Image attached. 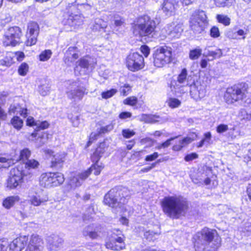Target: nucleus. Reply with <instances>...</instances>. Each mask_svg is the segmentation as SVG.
<instances>
[{"label":"nucleus","mask_w":251,"mask_h":251,"mask_svg":"<svg viewBox=\"0 0 251 251\" xmlns=\"http://www.w3.org/2000/svg\"><path fill=\"white\" fill-rule=\"evenodd\" d=\"M221 238L215 229L204 227L193 237L196 251H217L221 245Z\"/></svg>","instance_id":"nucleus-1"},{"label":"nucleus","mask_w":251,"mask_h":251,"mask_svg":"<svg viewBox=\"0 0 251 251\" xmlns=\"http://www.w3.org/2000/svg\"><path fill=\"white\" fill-rule=\"evenodd\" d=\"M163 212L168 217L172 219H178L188 207L187 201L180 196L165 197L161 202Z\"/></svg>","instance_id":"nucleus-2"},{"label":"nucleus","mask_w":251,"mask_h":251,"mask_svg":"<svg viewBox=\"0 0 251 251\" xmlns=\"http://www.w3.org/2000/svg\"><path fill=\"white\" fill-rule=\"evenodd\" d=\"M94 163L87 170L82 172L74 173L69 178V182L63 188L64 193H68L75 190L80 186L83 181L93 172L95 175L100 174L104 166L102 163L98 161L93 162Z\"/></svg>","instance_id":"nucleus-3"},{"label":"nucleus","mask_w":251,"mask_h":251,"mask_svg":"<svg viewBox=\"0 0 251 251\" xmlns=\"http://www.w3.org/2000/svg\"><path fill=\"white\" fill-rule=\"evenodd\" d=\"M155 27L154 21L147 15L139 17L134 21L132 26L134 35L141 37L151 35L154 31Z\"/></svg>","instance_id":"nucleus-4"},{"label":"nucleus","mask_w":251,"mask_h":251,"mask_svg":"<svg viewBox=\"0 0 251 251\" xmlns=\"http://www.w3.org/2000/svg\"><path fill=\"white\" fill-rule=\"evenodd\" d=\"M128 195L129 192L126 188H114L105 195L103 202L111 207H121L127 202Z\"/></svg>","instance_id":"nucleus-5"},{"label":"nucleus","mask_w":251,"mask_h":251,"mask_svg":"<svg viewBox=\"0 0 251 251\" xmlns=\"http://www.w3.org/2000/svg\"><path fill=\"white\" fill-rule=\"evenodd\" d=\"M188 78L187 71L184 68L178 75L177 79H172L168 84L170 92L177 97L181 96L187 91Z\"/></svg>","instance_id":"nucleus-6"},{"label":"nucleus","mask_w":251,"mask_h":251,"mask_svg":"<svg viewBox=\"0 0 251 251\" xmlns=\"http://www.w3.org/2000/svg\"><path fill=\"white\" fill-rule=\"evenodd\" d=\"M153 64L157 68H162L172 61V50L167 46L157 48L152 53Z\"/></svg>","instance_id":"nucleus-7"},{"label":"nucleus","mask_w":251,"mask_h":251,"mask_svg":"<svg viewBox=\"0 0 251 251\" xmlns=\"http://www.w3.org/2000/svg\"><path fill=\"white\" fill-rule=\"evenodd\" d=\"M65 181L64 175L60 172H47L41 174L39 183L46 188H55L62 185Z\"/></svg>","instance_id":"nucleus-8"},{"label":"nucleus","mask_w":251,"mask_h":251,"mask_svg":"<svg viewBox=\"0 0 251 251\" xmlns=\"http://www.w3.org/2000/svg\"><path fill=\"white\" fill-rule=\"evenodd\" d=\"M207 23V17L203 11H197L191 16L190 26L196 34L201 33L204 30Z\"/></svg>","instance_id":"nucleus-9"},{"label":"nucleus","mask_w":251,"mask_h":251,"mask_svg":"<svg viewBox=\"0 0 251 251\" xmlns=\"http://www.w3.org/2000/svg\"><path fill=\"white\" fill-rule=\"evenodd\" d=\"M67 84L69 85L66 92L68 98L75 101L80 100L85 94L86 89L79 86L77 81H69Z\"/></svg>","instance_id":"nucleus-10"},{"label":"nucleus","mask_w":251,"mask_h":251,"mask_svg":"<svg viewBox=\"0 0 251 251\" xmlns=\"http://www.w3.org/2000/svg\"><path fill=\"white\" fill-rule=\"evenodd\" d=\"M22 32L18 26L9 27L5 32L3 43L5 46H15L20 42Z\"/></svg>","instance_id":"nucleus-11"},{"label":"nucleus","mask_w":251,"mask_h":251,"mask_svg":"<svg viewBox=\"0 0 251 251\" xmlns=\"http://www.w3.org/2000/svg\"><path fill=\"white\" fill-rule=\"evenodd\" d=\"M126 65L132 72L141 70L145 66L144 57L138 52L130 53L126 58Z\"/></svg>","instance_id":"nucleus-12"},{"label":"nucleus","mask_w":251,"mask_h":251,"mask_svg":"<svg viewBox=\"0 0 251 251\" xmlns=\"http://www.w3.org/2000/svg\"><path fill=\"white\" fill-rule=\"evenodd\" d=\"M22 168V166H19L11 170L7 181V186L10 188L13 189L18 186L22 182L23 176L26 175Z\"/></svg>","instance_id":"nucleus-13"},{"label":"nucleus","mask_w":251,"mask_h":251,"mask_svg":"<svg viewBox=\"0 0 251 251\" xmlns=\"http://www.w3.org/2000/svg\"><path fill=\"white\" fill-rule=\"evenodd\" d=\"M30 155V151L29 149L25 148L21 151L19 156L16 158H10L0 156V169L8 168L18 160H22L23 161L27 160Z\"/></svg>","instance_id":"nucleus-14"},{"label":"nucleus","mask_w":251,"mask_h":251,"mask_svg":"<svg viewBox=\"0 0 251 251\" xmlns=\"http://www.w3.org/2000/svg\"><path fill=\"white\" fill-rule=\"evenodd\" d=\"M183 31L182 23L175 22L167 25L162 30V33L165 36L175 39L180 37Z\"/></svg>","instance_id":"nucleus-15"},{"label":"nucleus","mask_w":251,"mask_h":251,"mask_svg":"<svg viewBox=\"0 0 251 251\" xmlns=\"http://www.w3.org/2000/svg\"><path fill=\"white\" fill-rule=\"evenodd\" d=\"M244 93L237 86H233L227 89L225 94V100L228 104H232L243 99Z\"/></svg>","instance_id":"nucleus-16"},{"label":"nucleus","mask_w":251,"mask_h":251,"mask_svg":"<svg viewBox=\"0 0 251 251\" xmlns=\"http://www.w3.org/2000/svg\"><path fill=\"white\" fill-rule=\"evenodd\" d=\"M206 86L200 80H197L190 85V93L191 97L198 100L204 98L206 94Z\"/></svg>","instance_id":"nucleus-17"},{"label":"nucleus","mask_w":251,"mask_h":251,"mask_svg":"<svg viewBox=\"0 0 251 251\" xmlns=\"http://www.w3.org/2000/svg\"><path fill=\"white\" fill-rule=\"evenodd\" d=\"M39 31V27L36 22H31L28 24L26 33V40L25 42L27 46H31L36 43Z\"/></svg>","instance_id":"nucleus-18"},{"label":"nucleus","mask_w":251,"mask_h":251,"mask_svg":"<svg viewBox=\"0 0 251 251\" xmlns=\"http://www.w3.org/2000/svg\"><path fill=\"white\" fill-rule=\"evenodd\" d=\"M28 197L29 203L34 206L44 204L49 200L47 195L41 190L30 192Z\"/></svg>","instance_id":"nucleus-19"},{"label":"nucleus","mask_w":251,"mask_h":251,"mask_svg":"<svg viewBox=\"0 0 251 251\" xmlns=\"http://www.w3.org/2000/svg\"><path fill=\"white\" fill-rule=\"evenodd\" d=\"M92 67L87 59L81 58L76 62L75 74L76 75H86L92 70Z\"/></svg>","instance_id":"nucleus-20"},{"label":"nucleus","mask_w":251,"mask_h":251,"mask_svg":"<svg viewBox=\"0 0 251 251\" xmlns=\"http://www.w3.org/2000/svg\"><path fill=\"white\" fill-rule=\"evenodd\" d=\"M43 245L42 239L38 235L33 234L30 238L25 251H42Z\"/></svg>","instance_id":"nucleus-21"},{"label":"nucleus","mask_w":251,"mask_h":251,"mask_svg":"<svg viewBox=\"0 0 251 251\" xmlns=\"http://www.w3.org/2000/svg\"><path fill=\"white\" fill-rule=\"evenodd\" d=\"M46 153L50 157V161L52 167H61L65 161L66 153L65 152H60L54 154L51 150H47Z\"/></svg>","instance_id":"nucleus-22"},{"label":"nucleus","mask_w":251,"mask_h":251,"mask_svg":"<svg viewBox=\"0 0 251 251\" xmlns=\"http://www.w3.org/2000/svg\"><path fill=\"white\" fill-rule=\"evenodd\" d=\"M28 237L26 236H20L14 239L9 245V251H22L27 245Z\"/></svg>","instance_id":"nucleus-23"},{"label":"nucleus","mask_w":251,"mask_h":251,"mask_svg":"<svg viewBox=\"0 0 251 251\" xmlns=\"http://www.w3.org/2000/svg\"><path fill=\"white\" fill-rule=\"evenodd\" d=\"M46 241L48 248L50 251L58 250L62 247L63 242L62 238L55 234L49 236L47 238Z\"/></svg>","instance_id":"nucleus-24"},{"label":"nucleus","mask_w":251,"mask_h":251,"mask_svg":"<svg viewBox=\"0 0 251 251\" xmlns=\"http://www.w3.org/2000/svg\"><path fill=\"white\" fill-rule=\"evenodd\" d=\"M79 57V51L75 47H71L68 48L65 53L64 61L68 66H71L72 64Z\"/></svg>","instance_id":"nucleus-25"},{"label":"nucleus","mask_w":251,"mask_h":251,"mask_svg":"<svg viewBox=\"0 0 251 251\" xmlns=\"http://www.w3.org/2000/svg\"><path fill=\"white\" fill-rule=\"evenodd\" d=\"M84 19L83 16L79 13H71L69 16L66 24L75 28L83 24Z\"/></svg>","instance_id":"nucleus-26"},{"label":"nucleus","mask_w":251,"mask_h":251,"mask_svg":"<svg viewBox=\"0 0 251 251\" xmlns=\"http://www.w3.org/2000/svg\"><path fill=\"white\" fill-rule=\"evenodd\" d=\"M176 5V0H164L161 5L162 10L166 15H171L175 11Z\"/></svg>","instance_id":"nucleus-27"},{"label":"nucleus","mask_w":251,"mask_h":251,"mask_svg":"<svg viewBox=\"0 0 251 251\" xmlns=\"http://www.w3.org/2000/svg\"><path fill=\"white\" fill-rule=\"evenodd\" d=\"M105 246L107 249L116 251L122 250L125 248L124 240L121 237H119L110 242H106Z\"/></svg>","instance_id":"nucleus-28"},{"label":"nucleus","mask_w":251,"mask_h":251,"mask_svg":"<svg viewBox=\"0 0 251 251\" xmlns=\"http://www.w3.org/2000/svg\"><path fill=\"white\" fill-rule=\"evenodd\" d=\"M195 138L196 134L193 133L191 134V136H188L179 140L177 143L173 146V150L175 151H180L183 147L191 143Z\"/></svg>","instance_id":"nucleus-29"},{"label":"nucleus","mask_w":251,"mask_h":251,"mask_svg":"<svg viewBox=\"0 0 251 251\" xmlns=\"http://www.w3.org/2000/svg\"><path fill=\"white\" fill-rule=\"evenodd\" d=\"M108 146L105 142L101 143L91 156L92 162L98 161L107 149Z\"/></svg>","instance_id":"nucleus-30"},{"label":"nucleus","mask_w":251,"mask_h":251,"mask_svg":"<svg viewBox=\"0 0 251 251\" xmlns=\"http://www.w3.org/2000/svg\"><path fill=\"white\" fill-rule=\"evenodd\" d=\"M9 113L10 115L20 114L24 118L27 116V109L26 108L22 107L19 104H12L9 109Z\"/></svg>","instance_id":"nucleus-31"},{"label":"nucleus","mask_w":251,"mask_h":251,"mask_svg":"<svg viewBox=\"0 0 251 251\" xmlns=\"http://www.w3.org/2000/svg\"><path fill=\"white\" fill-rule=\"evenodd\" d=\"M20 198L19 196L14 195L9 196L4 199L2 202V206L6 209H9L14 204L19 201Z\"/></svg>","instance_id":"nucleus-32"},{"label":"nucleus","mask_w":251,"mask_h":251,"mask_svg":"<svg viewBox=\"0 0 251 251\" xmlns=\"http://www.w3.org/2000/svg\"><path fill=\"white\" fill-rule=\"evenodd\" d=\"M15 54L13 52H7L4 58L0 60V65L4 66L9 67L15 62Z\"/></svg>","instance_id":"nucleus-33"},{"label":"nucleus","mask_w":251,"mask_h":251,"mask_svg":"<svg viewBox=\"0 0 251 251\" xmlns=\"http://www.w3.org/2000/svg\"><path fill=\"white\" fill-rule=\"evenodd\" d=\"M85 236H89L91 239H96L98 236V230L94 227V225L86 226L83 231Z\"/></svg>","instance_id":"nucleus-34"},{"label":"nucleus","mask_w":251,"mask_h":251,"mask_svg":"<svg viewBox=\"0 0 251 251\" xmlns=\"http://www.w3.org/2000/svg\"><path fill=\"white\" fill-rule=\"evenodd\" d=\"M107 26V22L100 18H96L92 23L91 28L93 31H98Z\"/></svg>","instance_id":"nucleus-35"},{"label":"nucleus","mask_w":251,"mask_h":251,"mask_svg":"<svg viewBox=\"0 0 251 251\" xmlns=\"http://www.w3.org/2000/svg\"><path fill=\"white\" fill-rule=\"evenodd\" d=\"M160 117L156 115L142 114L140 120L147 123H154L160 122Z\"/></svg>","instance_id":"nucleus-36"},{"label":"nucleus","mask_w":251,"mask_h":251,"mask_svg":"<svg viewBox=\"0 0 251 251\" xmlns=\"http://www.w3.org/2000/svg\"><path fill=\"white\" fill-rule=\"evenodd\" d=\"M166 103L170 108H176L181 105V101L177 98L170 97L168 98L166 100Z\"/></svg>","instance_id":"nucleus-37"},{"label":"nucleus","mask_w":251,"mask_h":251,"mask_svg":"<svg viewBox=\"0 0 251 251\" xmlns=\"http://www.w3.org/2000/svg\"><path fill=\"white\" fill-rule=\"evenodd\" d=\"M222 55V50L220 49H217L214 51L209 50L205 49L203 55L206 57H212V58H216L221 57Z\"/></svg>","instance_id":"nucleus-38"},{"label":"nucleus","mask_w":251,"mask_h":251,"mask_svg":"<svg viewBox=\"0 0 251 251\" xmlns=\"http://www.w3.org/2000/svg\"><path fill=\"white\" fill-rule=\"evenodd\" d=\"M211 143V134L210 132H207L204 134V137L199 142L198 147L200 148L202 147L203 145L208 146L210 145Z\"/></svg>","instance_id":"nucleus-39"},{"label":"nucleus","mask_w":251,"mask_h":251,"mask_svg":"<svg viewBox=\"0 0 251 251\" xmlns=\"http://www.w3.org/2000/svg\"><path fill=\"white\" fill-rule=\"evenodd\" d=\"M11 124L15 128L20 130L23 126V121L19 117L15 116L11 119Z\"/></svg>","instance_id":"nucleus-40"},{"label":"nucleus","mask_w":251,"mask_h":251,"mask_svg":"<svg viewBox=\"0 0 251 251\" xmlns=\"http://www.w3.org/2000/svg\"><path fill=\"white\" fill-rule=\"evenodd\" d=\"M217 21L225 26H228L230 24V19L227 15L218 14L216 16Z\"/></svg>","instance_id":"nucleus-41"},{"label":"nucleus","mask_w":251,"mask_h":251,"mask_svg":"<svg viewBox=\"0 0 251 251\" xmlns=\"http://www.w3.org/2000/svg\"><path fill=\"white\" fill-rule=\"evenodd\" d=\"M52 52L50 50H45L42 51L39 55L40 61L44 62L48 61L51 56Z\"/></svg>","instance_id":"nucleus-42"},{"label":"nucleus","mask_w":251,"mask_h":251,"mask_svg":"<svg viewBox=\"0 0 251 251\" xmlns=\"http://www.w3.org/2000/svg\"><path fill=\"white\" fill-rule=\"evenodd\" d=\"M109 16L111 18H114V24L116 27H121L122 26H124L125 20L123 18L118 16L116 14H110L109 15Z\"/></svg>","instance_id":"nucleus-43"},{"label":"nucleus","mask_w":251,"mask_h":251,"mask_svg":"<svg viewBox=\"0 0 251 251\" xmlns=\"http://www.w3.org/2000/svg\"><path fill=\"white\" fill-rule=\"evenodd\" d=\"M29 70L28 65L25 63H22L19 67L18 72L19 75L25 76L27 74Z\"/></svg>","instance_id":"nucleus-44"},{"label":"nucleus","mask_w":251,"mask_h":251,"mask_svg":"<svg viewBox=\"0 0 251 251\" xmlns=\"http://www.w3.org/2000/svg\"><path fill=\"white\" fill-rule=\"evenodd\" d=\"M201 50L199 48L191 50L189 52V58L192 60L197 59L201 56Z\"/></svg>","instance_id":"nucleus-45"},{"label":"nucleus","mask_w":251,"mask_h":251,"mask_svg":"<svg viewBox=\"0 0 251 251\" xmlns=\"http://www.w3.org/2000/svg\"><path fill=\"white\" fill-rule=\"evenodd\" d=\"M39 165V162L35 159L28 160L25 164L26 169L30 170L31 169L37 168Z\"/></svg>","instance_id":"nucleus-46"},{"label":"nucleus","mask_w":251,"mask_h":251,"mask_svg":"<svg viewBox=\"0 0 251 251\" xmlns=\"http://www.w3.org/2000/svg\"><path fill=\"white\" fill-rule=\"evenodd\" d=\"M159 234L152 231H147L145 232L144 236L149 241H153L158 236Z\"/></svg>","instance_id":"nucleus-47"},{"label":"nucleus","mask_w":251,"mask_h":251,"mask_svg":"<svg viewBox=\"0 0 251 251\" xmlns=\"http://www.w3.org/2000/svg\"><path fill=\"white\" fill-rule=\"evenodd\" d=\"M113 128V126L112 124H109L105 126H102L100 127L97 128V130L99 134H102L106 133Z\"/></svg>","instance_id":"nucleus-48"},{"label":"nucleus","mask_w":251,"mask_h":251,"mask_svg":"<svg viewBox=\"0 0 251 251\" xmlns=\"http://www.w3.org/2000/svg\"><path fill=\"white\" fill-rule=\"evenodd\" d=\"M234 0H216L215 4L218 7L230 6L232 5Z\"/></svg>","instance_id":"nucleus-49"},{"label":"nucleus","mask_w":251,"mask_h":251,"mask_svg":"<svg viewBox=\"0 0 251 251\" xmlns=\"http://www.w3.org/2000/svg\"><path fill=\"white\" fill-rule=\"evenodd\" d=\"M117 92L115 89H111L105 92H103L101 93V97L103 99H107L114 96Z\"/></svg>","instance_id":"nucleus-50"},{"label":"nucleus","mask_w":251,"mask_h":251,"mask_svg":"<svg viewBox=\"0 0 251 251\" xmlns=\"http://www.w3.org/2000/svg\"><path fill=\"white\" fill-rule=\"evenodd\" d=\"M137 102V99L135 97H129L126 99L124 100L125 104L129 105L130 106H134Z\"/></svg>","instance_id":"nucleus-51"},{"label":"nucleus","mask_w":251,"mask_h":251,"mask_svg":"<svg viewBox=\"0 0 251 251\" xmlns=\"http://www.w3.org/2000/svg\"><path fill=\"white\" fill-rule=\"evenodd\" d=\"M177 137H172L167 140H166L165 142L162 144H158L155 148L157 150H160L162 148H166L168 147L171 145V142L172 141L174 140L175 139H176Z\"/></svg>","instance_id":"nucleus-52"},{"label":"nucleus","mask_w":251,"mask_h":251,"mask_svg":"<svg viewBox=\"0 0 251 251\" xmlns=\"http://www.w3.org/2000/svg\"><path fill=\"white\" fill-rule=\"evenodd\" d=\"M228 130V126L226 124H221L216 127V131L219 134H223Z\"/></svg>","instance_id":"nucleus-53"},{"label":"nucleus","mask_w":251,"mask_h":251,"mask_svg":"<svg viewBox=\"0 0 251 251\" xmlns=\"http://www.w3.org/2000/svg\"><path fill=\"white\" fill-rule=\"evenodd\" d=\"M47 141L46 135L45 134H42V135H39L38 138L36 139V145L38 147H40L44 144Z\"/></svg>","instance_id":"nucleus-54"},{"label":"nucleus","mask_w":251,"mask_h":251,"mask_svg":"<svg viewBox=\"0 0 251 251\" xmlns=\"http://www.w3.org/2000/svg\"><path fill=\"white\" fill-rule=\"evenodd\" d=\"M135 132L130 129H125L122 130V135L126 138H129L134 135Z\"/></svg>","instance_id":"nucleus-55"},{"label":"nucleus","mask_w":251,"mask_h":251,"mask_svg":"<svg viewBox=\"0 0 251 251\" xmlns=\"http://www.w3.org/2000/svg\"><path fill=\"white\" fill-rule=\"evenodd\" d=\"M210 31V36L213 38H216L220 35L219 29L217 26H214L212 27Z\"/></svg>","instance_id":"nucleus-56"},{"label":"nucleus","mask_w":251,"mask_h":251,"mask_svg":"<svg viewBox=\"0 0 251 251\" xmlns=\"http://www.w3.org/2000/svg\"><path fill=\"white\" fill-rule=\"evenodd\" d=\"M8 243L5 239H0V251H7Z\"/></svg>","instance_id":"nucleus-57"},{"label":"nucleus","mask_w":251,"mask_h":251,"mask_svg":"<svg viewBox=\"0 0 251 251\" xmlns=\"http://www.w3.org/2000/svg\"><path fill=\"white\" fill-rule=\"evenodd\" d=\"M100 134H99L98 130L96 132H93L91 133L89 136V140L87 143V146H89L92 143H93Z\"/></svg>","instance_id":"nucleus-58"},{"label":"nucleus","mask_w":251,"mask_h":251,"mask_svg":"<svg viewBox=\"0 0 251 251\" xmlns=\"http://www.w3.org/2000/svg\"><path fill=\"white\" fill-rule=\"evenodd\" d=\"M131 90V87L128 84H125L120 88L121 93L124 96H126Z\"/></svg>","instance_id":"nucleus-59"},{"label":"nucleus","mask_w":251,"mask_h":251,"mask_svg":"<svg viewBox=\"0 0 251 251\" xmlns=\"http://www.w3.org/2000/svg\"><path fill=\"white\" fill-rule=\"evenodd\" d=\"M140 51L144 54L145 57H147L150 53V49L149 47L146 45H143L140 47Z\"/></svg>","instance_id":"nucleus-60"},{"label":"nucleus","mask_w":251,"mask_h":251,"mask_svg":"<svg viewBox=\"0 0 251 251\" xmlns=\"http://www.w3.org/2000/svg\"><path fill=\"white\" fill-rule=\"evenodd\" d=\"M13 53L15 54L14 58H16L18 61H22L25 58V55L23 52L16 51L13 52Z\"/></svg>","instance_id":"nucleus-61"},{"label":"nucleus","mask_w":251,"mask_h":251,"mask_svg":"<svg viewBox=\"0 0 251 251\" xmlns=\"http://www.w3.org/2000/svg\"><path fill=\"white\" fill-rule=\"evenodd\" d=\"M72 125L75 127H78L80 124V119L78 116L75 115L71 118Z\"/></svg>","instance_id":"nucleus-62"},{"label":"nucleus","mask_w":251,"mask_h":251,"mask_svg":"<svg viewBox=\"0 0 251 251\" xmlns=\"http://www.w3.org/2000/svg\"><path fill=\"white\" fill-rule=\"evenodd\" d=\"M35 126L41 129H44L48 127L49 124L47 121L42 122H36Z\"/></svg>","instance_id":"nucleus-63"},{"label":"nucleus","mask_w":251,"mask_h":251,"mask_svg":"<svg viewBox=\"0 0 251 251\" xmlns=\"http://www.w3.org/2000/svg\"><path fill=\"white\" fill-rule=\"evenodd\" d=\"M198 158V155L196 153H191L186 155L184 157V160L186 161H190Z\"/></svg>","instance_id":"nucleus-64"}]
</instances>
